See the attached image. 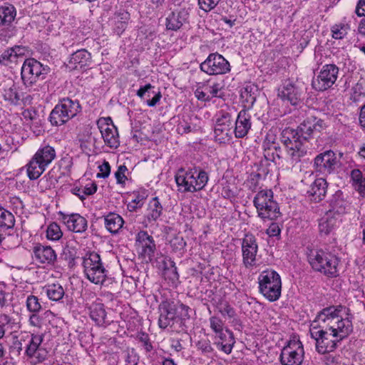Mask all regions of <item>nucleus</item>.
<instances>
[{
  "label": "nucleus",
  "mask_w": 365,
  "mask_h": 365,
  "mask_svg": "<svg viewBox=\"0 0 365 365\" xmlns=\"http://www.w3.org/2000/svg\"><path fill=\"white\" fill-rule=\"evenodd\" d=\"M208 179L207 173L197 168H189L187 170L180 168L175 175L176 184L182 192L200 191L205 187Z\"/></svg>",
  "instance_id": "obj_1"
},
{
  "label": "nucleus",
  "mask_w": 365,
  "mask_h": 365,
  "mask_svg": "<svg viewBox=\"0 0 365 365\" xmlns=\"http://www.w3.org/2000/svg\"><path fill=\"white\" fill-rule=\"evenodd\" d=\"M312 268L328 277L338 275L339 258L328 250H312L307 255Z\"/></svg>",
  "instance_id": "obj_2"
},
{
  "label": "nucleus",
  "mask_w": 365,
  "mask_h": 365,
  "mask_svg": "<svg viewBox=\"0 0 365 365\" xmlns=\"http://www.w3.org/2000/svg\"><path fill=\"white\" fill-rule=\"evenodd\" d=\"M56 153L49 145H41L26 164V173L31 180H37L56 158Z\"/></svg>",
  "instance_id": "obj_3"
},
{
  "label": "nucleus",
  "mask_w": 365,
  "mask_h": 365,
  "mask_svg": "<svg viewBox=\"0 0 365 365\" xmlns=\"http://www.w3.org/2000/svg\"><path fill=\"white\" fill-rule=\"evenodd\" d=\"M253 204L257 216L264 221L274 220L281 216L279 204L274 199L271 189L259 190L254 197Z\"/></svg>",
  "instance_id": "obj_4"
},
{
  "label": "nucleus",
  "mask_w": 365,
  "mask_h": 365,
  "mask_svg": "<svg viewBox=\"0 0 365 365\" xmlns=\"http://www.w3.org/2000/svg\"><path fill=\"white\" fill-rule=\"evenodd\" d=\"M297 134V133H294V129L290 128H284L281 133V141L285 146L287 153L295 163L302 161L307 155L309 150V143L295 136Z\"/></svg>",
  "instance_id": "obj_5"
},
{
  "label": "nucleus",
  "mask_w": 365,
  "mask_h": 365,
  "mask_svg": "<svg viewBox=\"0 0 365 365\" xmlns=\"http://www.w3.org/2000/svg\"><path fill=\"white\" fill-rule=\"evenodd\" d=\"M258 283L259 292L269 302H275L281 297L282 281L276 271H262L258 277Z\"/></svg>",
  "instance_id": "obj_6"
},
{
  "label": "nucleus",
  "mask_w": 365,
  "mask_h": 365,
  "mask_svg": "<svg viewBox=\"0 0 365 365\" xmlns=\"http://www.w3.org/2000/svg\"><path fill=\"white\" fill-rule=\"evenodd\" d=\"M82 265L86 278L92 283L102 284L106 279L108 270L101 256L96 252H89L83 257Z\"/></svg>",
  "instance_id": "obj_7"
},
{
  "label": "nucleus",
  "mask_w": 365,
  "mask_h": 365,
  "mask_svg": "<svg viewBox=\"0 0 365 365\" xmlns=\"http://www.w3.org/2000/svg\"><path fill=\"white\" fill-rule=\"evenodd\" d=\"M81 110L77 100L65 98L59 101L49 115V121L53 126L62 125L75 117Z\"/></svg>",
  "instance_id": "obj_8"
},
{
  "label": "nucleus",
  "mask_w": 365,
  "mask_h": 365,
  "mask_svg": "<svg viewBox=\"0 0 365 365\" xmlns=\"http://www.w3.org/2000/svg\"><path fill=\"white\" fill-rule=\"evenodd\" d=\"M49 67L38 61L29 58L24 61L21 71V79L26 86H31L39 80L46 78Z\"/></svg>",
  "instance_id": "obj_9"
},
{
  "label": "nucleus",
  "mask_w": 365,
  "mask_h": 365,
  "mask_svg": "<svg viewBox=\"0 0 365 365\" xmlns=\"http://www.w3.org/2000/svg\"><path fill=\"white\" fill-rule=\"evenodd\" d=\"M343 309H345V307L341 305H332L322 309L312 322L310 327H319V329L331 331L340 317Z\"/></svg>",
  "instance_id": "obj_10"
},
{
  "label": "nucleus",
  "mask_w": 365,
  "mask_h": 365,
  "mask_svg": "<svg viewBox=\"0 0 365 365\" xmlns=\"http://www.w3.org/2000/svg\"><path fill=\"white\" fill-rule=\"evenodd\" d=\"M309 332L311 337L315 340L316 350L321 354H330L338 346V343L341 341L339 338L330 339L331 333L328 334L324 329H319V327H310Z\"/></svg>",
  "instance_id": "obj_11"
},
{
  "label": "nucleus",
  "mask_w": 365,
  "mask_h": 365,
  "mask_svg": "<svg viewBox=\"0 0 365 365\" xmlns=\"http://www.w3.org/2000/svg\"><path fill=\"white\" fill-rule=\"evenodd\" d=\"M339 68L334 63L325 64L312 80V87L318 91H324L335 83L339 74Z\"/></svg>",
  "instance_id": "obj_12"
},
{
  "label": "nucleus",
  "mask_w": 365,
  "mask_h": 365,
  "mask_svg": "<svg viewBox=\"0 0 365 365\" xmlns=\"http://www.w3.org/2000/svg\"><path fill=\"white\" fill-rule=\"evenodd\" d=\"M304 347L299 340H289L279 356L282 365H301L304 359Z\"/></svg>",
  "instance_id": "obj_13"
},
{
  "label": "nucleus",
  "mask_w": 365,
  "mask_h": 365,
  "mask_svg": "<svg viewBox=\"0 0 365 365\" xmlns=\"http://www.w3.org/2000/svg\"><path fill=\"white\" fill-rule=\"evenodd\" d=\"M200 70L208 75H222L230 71L229 61L218 53H210L200 63Z\"/></svg>",
  "instance_id": "obj_14"
},
{
  "label": "nucleus",
  "mask_w": 365,
  "mask_h": 365,
  "mask_svg": "<svg viewBox=\"0 0 365 365\" xmlns=\"http://www.w3.org/2000/svg\"><path fill=\"white\" fill-rule=\"evenodd\" d=\"M242 263L247 269L257 267L258 244L256 237L251 233L245 234L241 243Z\"/></svg>",
  "instance_id": "obj_15"
},
{
  "label": "nucleus",
  "mask_w": 365,
  "mask_h": 365,
  "mask_svg": "<svg viewBox=\"0 0 365 365\" xmlns=\"http://www.w3.org/2000/svg\"><path fill=\"white\" fill-rule=\"evenodd\" d=\"M326 127L327 125L323 120L314 117L307 118L297 126V129H294V133H297L295 136H298L309 143L310 139L313 138L315 135L320 133Z\"/></svg>",
  "instance_id": "obj_16"
},
{
  "label": "nucleus",
  "mask_w": 365,
  "mask_h": 365,
  "mask_svg": "<svg viewBox=\"0 0 365 365\" xmlns=\"http://www.w3.org/2000/svg\"><path fill=\"white\" fill-rule=\"evenodd\" d=\"M338 162L336 153L329 150L318 154L314 158L313 168L315 172L327 175L335 172Z\"/></svg>",
  "instance_id": "obj_17"
},
{
  "label": "nucleus",
  "mask_w": 365,
  "mask_h": 365,
  "mask_svg": "<svg viewBox=\"0 0 365 365\" xmlns=\"http://www.w3.org/2000/svg\"><path fill=\"white\" fill-rule=\"evenodd\" d=\"M27 344L25 348V355L28 359H35L36 363H41L47 359V351L40 346L43 341V336L32 334L24 336Z\"/></svg>",
  "instance_id": "obj_18"
},
{
  "label": "nucleus",
  "mask_w": 365,
  "mask_h": 365,
  "mask_svg": "<svg viewBox=\"0 0 365 365\" xmlns=\"http://www.w3.org/2000/svg\"><path fill=\"white\" fill-rule=\"evenodd\" d=\"M97 125L105 144L110 148H117L120 145L119 135L111 118H100L97 121Z\"/></svg>",
  "instance_id": "obj_19"
},
{
  "label": "nucleus",
  "mask_w": 365,
  "mask_h": 365,
  "mask_svg": "<svg viewBox=\"0 0 365 365\" xmlns=\"http://www.w3.org/2000/svg\"><path fill=\"white\" fill-rule=\"evenodd\" d=\"M135 244L138 248L140 250V256L144 259L152 261L156 250L153 237L148 232L141 230L136 235Z\"/></svg>",
  "instance_id": "obj_20"
},
{
  "label": "nucleus",
  "mask_w": 365,
  "mask_h": 365,
  "mask_svg": "<svg viewBox=\"0 0 365 365\" xmlns=\"http://www.w3.org/2000/svg\"><path fill=\"white\" fill-rule=\"evenodd\" d=\"M159 318L158 326L162 329L173 327L177 317V308L173 302L163 301L158 306Z\"/></svg>",
  "instance_id": "obj_21"
},
{
  "label": "nucleus",
  "mask_w": 365,
  "mask_h": 365,
  "mask_svg": "<svg viewBox=\"0 0 365 365\" xmlns=\"http://www.w3.org/2000/svg\"><path fill=\"white\" fill-rule=\"evenodd\" d=\"M190 11L188 9L180 8L170 12L165 19L167 30L177 31L185 24H189Z\"/></svg>",
  "instance_id": "obj_22"
},
{
  "label": "nucleus",
  "mask_w": 365,
  "mask_h": 365,
  "mask_svg": "<svg viewBox=\"0 0 365 365\" xmlns=\"http://www.w3.org/2000/svg\"><path fill=\"white\" fill-rule=\"evenodd\" d=\"M58 215L63 223L66 226L67 229L76 233H83L88 228L87 220L78 213L65 214L59 212Z\"/></svg>",
  "instance_id": "obj_23"
},
{
  "label": "nucleus",
  "mask_w": 365,
  "mask_h": 365,
  "mask_svg": "<svg viewBox=\"0 0 365 365\" xmlns=\"http://www.w3.org/2000/svg\"><path fill=\"white\" fill-rule=\"evenodd\" d=\"M33 257L38 263L53 266L57 261L56 251L49 245L37 244L33 247Z\"/></svg>",
  "instance_id": "obj_24"
},
{
  "label": "nucleus",
  "mask_w": 365,
  "mask_h": 365,
  "mask_svg": "<svg viewBox=\"0 0 365 365\" xmlns=\"http://www.w3.org/2000/svg\"><path fill=\"white\" fill-rule=\"evenodd\" d=\"M329 210L330 214L336 213L343 215L347 212L350 207V202L347 200V196L344 192L338 190L327 200Z\"/></svg>",
  "instance_id": "obj_25"
},
{
  "label": "nucleus",
  "mask_w": 365,
  "mask_h": 365,
  "mask_svg": "<svg viewBox=\"0 0 365 365\" xmlns=\"http://www.w3.org/2000/svg\"><path fill=\"white\" fill-rule=\"evenodd\" d=\"M346 317L343 318L341 315L336 324L331 330V335L333 338H339V340H342L347 337L353 331L352 319L353 316L349 314V309H346Z\"/></svg>",
  "instance_id": "obj_26"
},
{
  "label": "nucleus",
  "mask_w": 365,
  "mask_h": 365,
  "mask_svg": "<svg viewBox=\"0 0 365 365\" xmlns=\"http://www.w3.org/2000/svg\"><path fill=\"white\" fill-rule=\"evenodd\" d=\"M302 91L295 83L286 81L279 96L283 101H287L292 106H297L302 101Z\"/></svg>",
  "instance_id": "obj_27"
},
{
  "label": "nucleus",
  "mask_w": 365,
  "mask_h": 365,
  "mask_svg": "<svg viewBox=\"0 0 365 365\" xmlns=\"http://www.w3.org/2000/svg\"><path fill=\"white\" fill-rule=\"evenodd\" d=\"M232 128V120L229 113H223L215 126V138L220 142L228 140Z\"/></svg>",
  "instance_id": "obj_28"
},
{
  "label": "nucleus",
  "mask_w": 365,
  "mask_h": 365,
  "mask_svg": "<svg viewBox=\"0 0 365 365\" xmlns=\"http://www.w3.org/2000/svg\"><path fill=\"white\" fill-rule=\"evenodd\" d=\"M328 183L323 178L315 179L307 190V196L312 201L319 202L326 196Z\"/></svg>",
  "instance_id": "obj_29"
},
{
  "label": "nucleus",
  "mask_w": 365,
  "mask_h": 365,
  "mask_svg": "<svg viewBox=\"0 0 365 365\" xmlns=\"http://www.w3.org/2000/svg\"><path fill=\"white\" fill-rule=\"evenodd\" d=\"M251 115L247 110L239 112L235 123L234 133L237 138L246 136L251 128Z\"/></svg>",
  "instance_id": "obj_30"
},
{
  "label": "nucleus",
  "mask_w": 365,
  "mask_h": 365,
  "mask_svg": "<svg viewBox=\"0 0 365 365\" xmlns=\"http://www.w3.org/2000/svg\"><path fill=\"white\" fill-rule=\"evenodd\" d=\"M215 342L217 349L227 354L232 352V348L235 344V340L232 331L225 329L214 336Z\"/></svg>",
  "instance_id": "obj_31"
},
{
  "label": "nucleus",
  "mask_w": 365,
  "mask_h": 365,
  "mask_svg": "<svg viewBox=\"0 0 365 365\" xmlns=\"http://www.w3.org/2000/svg\"><path fill=\"white\" fill-rule=\"evenodd\" d=\"M24 54V48L21 46H16L7 48L0 55V64L12 68L18 63L19 58L23 57Z\"/></svg>",
  "instance_id": "obj_32"
},
{
  "label": "nucleus",
  "mask_w": 365,
  "mask_h": 365,
  "mask_svg": "<svg viewBox=\"0 0 365 365\" xmlns=\"http://www.w3.org/2000/svg\"><path fill=\"white\" fill-rule=\"evenodd\" d=\"M339 220L327 212L319 221V232L321 237L329 235L338 225Z\"/></svg>",
  "instance_id": "obj_33"
},
{
  "label": "nucleus",
  "mask_w": 365,
  "mask_h": 365,
  "mask_svg": "<svg viewBox=\"0 0 365 365\" xmlns=\"http://www.w3.org/2000/svg\"><path fill=\"white\" fill-rule=\"evenodd\" d=\"M16 16V8L10 4L0 6V30L11 26Z\"/></svg>",
  "instance_id": "obj_34"
},
{
  "label": "nucleus",
  "mask_w": 365,
  "mask_h": 365,
  "mask_svg": "<svg viewBox=\"0 0 365 365\" xmlns=\"http://www.w3.org/2000/svg\"><path fill=\"white\" fill-rule=\"evenodd\" d=\"M103 217L106 230L111 234L118 233L124 224L123 217L120 215L112 212L103 216Z\"/></svg>",
  "instance_id": "obj_35"
},
{
  "label": "nucleus",
  "mask_w": 365,
  "mask_h": 365,
  "mask_svg": "<svg viewBox=\"0 0 365 365\" xmlns=\"http://www.w3.org/2000/svg\"><path fill=\"white\" fill-rule=\"evenodd\" d=\"M68 63L73 65V68L88 66L91 63V53L86 49L78 50L71 54Z\"/></svg>",
  "instance_id": "obj_36"
},
{
  "label": "nucleus",
  "mask_w": 365,
  "mask_h": 365,
  "mask_svg": "<svg viewBox=\"0 0 365 365\" xmlns=\"http://www.w3.org/2000/svg\"><path fill=\"white\" fill-rule=\"evenodd\" d=\"M130 14L125 10H120L114 14L113 21L114 24V31L118 35H120L126 29Z\"/></svg>",
  "instance_id": "obj_37"
},
{
  "label": "nucleus",
  "mask_w": 365,
  "mask_h": 365,
  "mask_svg": "<svg viewBox=\"0 0 365 365\" xmlns=\"http://www.w3.org/2000/svg\"><path fill=\"white\" fill-rule=\"evenodd\" d=\"M47 297L53 302H61L65 295V289L59 283L48 284L43 287Z\"/></svg>",
  "instance_id": "obj_38"
},
{
  "label": "nucleus",
  "mask_w": 365,
  "mask_h": 365,
  "mask_svg": "<svg viewBox=\"0 0 365 365\" xmlns=\"http://www.w3.org/2000/svg\"><path fill=\"white\" fill-rule=\"evenodd\" d=\"M163 206L158 197H153L148 204L147 220L150 222H156L163 214Z\"/></svg>",
  "instance_id": "obj_39"
},
{
  "label": "nucleus",
  "mask_w": 365,
  "mask_h": 365,
  "mask_svg": "<svg viewBox=\"0 0 365 365\" xmlns=\"http://www.w3.org/2000/svg\"><path fill=\"white\" fill-rule=\"evenodd\" d=\"M351 185L361 195H365V177L359 169L351 171Z\"/></svg>",
  "instance_id": "obj_40"
},
{
  "label": "nucleus",
  "mask_w": 365,
  "mask_h": 365,
  "mask_svg": "<svg viewBox=\"0 0 365 365\" xmlns=\"http://www.w3.org/2000/svg\"><path fill=\"white\" fill-rule=\"evenodd\" d=\"M54 173V168H53L38 181L37 188L39 192H44L55 185L58 180Z\"/></svg>",
  "instance_id": "obj_41"
},
{
  "label": "nucleus",
  "mask_w": 365,
  "mask_h": 365,
  "mask_svg": "<svg viewBox=\"0 0 365 365\" xmlns=\"http://www.w3.org/2000/svg\"><path fill=\"white\" fill-rule=\"evenodd\" d=\"M15 225L14 215L3 206L0 205V230L11 229Z\"/></svg>",
  "instance_id": "obj_42"
},
{
  "label": "nucleus",
  "mask_w": 365,
  "mask_h": 365,
  "mask_svg": "<svg viewBox=\"0 0 365 365\" xmlns=\"http://www.w3.org/2000/svg\"><path fill=\"white\" fill-rule=\"evenodd\" d=\"M90 317L96 324L103 325L106 323V312L103 304H96L91 307Z\"/></svg>",
  "instance_id": "obj_43"
},
{
  "label": "nucleus",
  "mask_w": 365,
  "mask_h": 365,
  "mask_svg": "<svg viewBox=\"0 0 365 365\" xmlns=\"http://www.w3.org/2000/svg\"><path fill=\"white\" fill-rule=\"evenodd\" d=\"M2 96L4 99L9 102L11 105L18 106L19 104L20 95L14 83H12L11 86L4 88Z\"/></svg>",
  "instance_id": "obj_44"
},
{
  "label": "nucleus",
  "mask_w": 365,
  "mask_h": 365,
  "mask_svg": "<svg viewBox=\"0 0 365 365\" xmlns=\"http://www.w3.org/2000/svg\"><path fill=\"white\" fill-rule=\"evenodd\" d=\"M133 198L128 205V208L130 212L135 211L138 208H140L144 204V200L148 197L145 190L133 192Z\"/></svg>",
  "instance_id": "obj_45"
},
{
  "label": "nucleus",
  "mask_w": 365,
  "mask_h": 365,
  "mask_svg": "<svg viewBox=\"0 0 365 365\" xmlns=\"http://www.w3.org/2000/svg\"><path fill=\"white\" fill-rule=\"evenodd\" d=\"M201 88H205L207 96L211 101L213 98H222L223 94L221 92L222 87L218 83H215L212 85H210L207 83H202Z\"/></svg>",
  "instance_id": "obj_46"
},
{
  "label": "nucleus",
  "mask_w": 365,
  "mask_h": 365,
  "mask_svg": "<svg viewBox=\"0 0 365 365\" xmlns=\"http://www.w3.org/2000/svg\"><path fill=\"white\" fill-rule=\"evenodd\" d=\"M63 236V232L60 226L56 223H51L46 229V238L51 241H58Z\"/></svg>",
  "instance_id": "obj_47"
},
{
  "label": "nucleus",
  "mask_w": 365,
  "mask_h": 365,
  "mask_svg": "<svg viewBox=\"0 0 365 365\" xmlns=\"http://www.w3.org/2000/svg\"><path fill=\"white\" fill-rule=\"evenodd\" d=\"M26 305L27 310L31 313L39 312L42 309L39 299L33 294L27 297Z\"/></svg>",
  "instance_id": "obj_48"
},
{
  "label": "nucleus",
  "mask_w": 365,
  "mask_h": 365,
  "mask_svg": "<svg viewBox=\"0 0 365 365\" xmlns=\"http://www.w3.org/2000/svg\"><path fill=\"white\" fill-rule=\"evenodd\" d=\"M210 322V327L215 333V335L224 331L226 328H225L224 322L217 316H212L209 319Z\"/></svg>",
  "instance_id": "obj_49"
},
{
  "label": "nucleus",
  "mask_w": 365,
  "mask_h": 365,
  "mask_svg": "<svg viewBox=\"0 0 365 365\" xmlns=\"http://www.w3.org/2000/svg\"><path fill=\"white\" fill-rule=\"evenodd\" d=\"M26 339L24 336L21 339H14L12 344L9 347V354L11 356L19 357L23 351V342H26Z\"/></svg>",
  "instance_id": "obj_50"
},
{
  "label": "nucleus",
  "mask_w": 365,
  "mask_h": 365,
  "mask_svg": "<svg viewBox=\"0 0 365 365\" xmlns=\"http://www.w3.org/2000/svg\"><path fill=\"white\" fill-rule=\"evenodd\" d=\"M349 29L348 24H335L331 27L332 37L336 39H341L347 34Z\"/></svg>",
  "instance_id": "obj_51"
},
{
  "label": "nucleus",
  "mask_w": 365,
  "mask_h": 365,
  "mask_svg": "<svg viewBox=\"0 0 365 365\" xmlns=\"http://www.w3.org/2000/svg\"><path fill=\"white\" fill-rule=\"evenodd\" d=\"M0 326L4 329H12L17 327V323L15 319L10 317L9 314L1 313L0 314Z\"/></svg>",
  "instance_id": "obj_52"
},
{
  "label": "nucleus",
  "mask_w": 365,
  "mask_h": 365,
  "mask_svg": "<svg viewBox=\"0 0 365 365\" xmlns=\"http://www.w3.org/2000/svg\"><path fill=\"white\" fill-rule=\"evenodd\" d=\"M174 306L177 308V312H178L179 317L182 322H185L190 318V312H191V308L190 307L181 302H178Z\"/></svg>",
  "instance_id": "obj_53"
},
{
  "label": "nucleus",
  "mask_w": 365,
  "mask_h": 365,
  "mask_svg": "<svg viewBox=\"0 0 365 365\" xmlns=\"http://www.w3.org/2000/svg\"><path fill=\"white\" fill-rule=\"evenodd\" d=\"M170 247L173 252H180L183 250L186 246V242L184 238L180 235H175L170 241Z\"/></svg>",
  "instance_id": "obj_54"
},
{
  "label": "nucleus",
  "mask_w": 365,
  "mask_h": 365,
  "mask_svg": "<svg viewBox=\"0 0 365 365\" xmlns=\"http://www.w3.org/2000/svg\"><path fill=\"white\" fill-rule=\"evenodd\" d=\"M124 354L125 365H138L139 357L134 349H127Z\"/></svg>",
  "instance_id": "obj_55"
},
{
  "label": "nucleus",
  "mask_w": 365,
  "mask_h": 365,
  "mask_svg": "<svg viewBox=\"0 0 365 365\" xmlns=\"http://www.w3.org/2000/svg\"><path fill=\"white\" fill-rule=\"evenodd\" d=\"M198 350L201 351L203 354H208L213 351L210 341L207 339H202L196 343Z\"/></svg>",
  "instance_id": "obj_56"
},
{
  "label": "nucleus",
  "mask_w": 365,
  "mask_h": 365,
  "mask_svg": "<svg viewBox=\"0 0 365 365\" xmlns=\"http://www.w3.org/2000/svg\"><path fill=\"white\" fill-rule=\"evenodd\" d=\"M217 308L219 312L223 316L227 315L229 318H232L235 316V311L234 308L232 307L227 302H221Z\"/></svg>",
  "instance_id": "obj_57"
},
{
  "label": "nucleus",
  "mask_w": 365,
  "mask_h": 365,
  "mask_svg": "<svg viewBox=\"0 0 365 365\" xmlns=\"http://www.w3.org/2000/svg\"><path fill=\"white\" fill-rule=\"evenodd\" d=\"M137 339L142 343L144 349L147 352L153 350V346L150 341L149 335L143 331H140L137 335Z\"/></svg>",
  "instance_id": "obj_58"
},
{
  "label": "nucleus",
  "mask_w": 365,
  "mask_h": 365,
  "mask_svg": "<svg viewBox=\"0 0 365 365\" xmlns=\"http://www.w3.org/2000/svg\"><path fill=\"white\" fill-rule=\"evenodd\" d=\"M220 0H198L200 8L208 12L213 9Z\"/></svg>",
  "instance_id": "obj_59"
},
{
  "label": "nucleus",
  "mask_w": 365,
  "mask_h": 365,
  "mask_svg": "<svg viewBox=\"0 0 365 365\" xmlns=\"http://www.w3.org/2000/svg\"><path fill=\"white\" fill-rule=\"evenodd\" d=\"M128 170L125 165H121L118 168L117 171L115 173V178L118 184H123L127 180L125 172Z\"/></svg>",
  "instance_id": "obj_60"
},
{
  "label": "nucleus",
  "mask_w": 365,
  "mask_h": 365,
  "mask_svg": "<svg viewBox=\"0 0 365 365\" xmlns=\"http://www.w3.org/2000/svg\"><path fill=\"white\" fill-rule=\"evenodd\" d=\"M99 173L97 174V178H106L110 173V166L108 162L104 160L103 163L98 166Z\"/></svg>",
  "instance_id": "obj_61"
},
{
  "label": "nucleus",
  "mask_w": 365,
  "mask_h": 365,
  "mask_svg": "<svg viewBox=\"0 0 365 365\" xmlns=\"http://www.w3.org/2000/svg\"><path fill=\"white\" fill-rule=\"evenodd\" d=\"M324 357L327 359L331 360L333 359L334 361H340V364L339 365H354L349 359L344 358L339 354H326Z\"/></svg>",
  "instance_id": "obj_62"
},
{
  "label": "nucleus",
  "mask_w": 365,
  "mask_h": 365,
  "mask_svg": "<svg viewBox=\"0 0 365 365\" xmlns=\"http://www.w3.org/2000/svg\"><path fill=\"white\" fill-rule=\"evenodd\" d=\"M194 94L198 101L203 102L210 101V98L207 95L205 89L201 88V83L198 85L197 88L194 91Z\"/></svg>",
  "instance_id": "obj_63"
},
{
  "label": "nucleus",
  "mask_w": 365,
  "mask_h": 365,
  "mask_svg": "<svg viewBox=\"0 0 365 365\" xmlns=\"http://www.w3.org/2000/svg\"><path fill=\"white\" fill-rule=\"evenodd\" d=\"M251 92L252 88L246 86L241 93V97L252 106L255 103L256 98L254 95L251 94Z\"/></svg>",
  "instance_id": "obj_64"
}]
</instances>
